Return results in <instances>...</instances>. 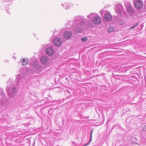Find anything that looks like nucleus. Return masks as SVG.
I'll use <instances>...</instances> for the list:
<instances>
[{"label":"nucleus","instance_id":"nucleus-22","mask_svg":"<svg viewBox=\"0 0 146 146\" xmlns=\"http://www.w3.org/2000/svg\"><path fill=\"white\" fill-rule=\"evenodd\" d=\"M129 9H130V10L132 9V7L130 4H129L128 7H127V9L128 10Z\"/></svg>","mask_w":146,"mask_h":146},{"label":"nucleus","instance_id":"nucleus-19","mask_svg":"<svg viewBox=\"0 0 146 146\" xmlns=\"http://www.w3.org/2000/svg\"><path fill=\"white\" fill-rule=\"evenodd\" d=\"M92 131L91 133V134L90 138V139L89 141L88 142V143H87L85 145H88L89 144H90L91 143V140H92Z\"/></svg>","mask_w":146,"mask_h":146},{"label":"nucleus","instance_id":"nucleus-9","mask_svg":"<svg viewBox=\"0 0 146 146\" xmlns=\"http://www.w3.org/2000/svg\"><path fill=\"white\" fill-rule=\"evenodd\" d=\"M143 5L142 2L139 0L136 1L135 2V6L137 9H141Z\"/></svg>","mask_w":146,"mask_h":146},{"label":"nucleus","instance_id":"nucleus-12","mask_svg":"<svg viewBox=\"0 0 146 146\" xmlns=\"http://www.w3.org/2000/svg\"><path fill=\"white\" fill-rule=\"evenodd\" d=\"M46 52L48 55L51 56L54 53V49L51 47L48 48L46 49Z\"/></svg>","mask_w":146,"mask_h":146},{"label":"nucleus","instance_id":"nucleus-18","mask_svg":"<svg viewBox=\"0 0 146 146\" xmlns=\"http://www.w3.org/2000/svg\"><path fill=\"white\" fill-rule=\"evenodd\" d=\"M115 31V29L111 26L109 27L108 32V33H110Z\"/></svg>","mask_w":146,"mask_h":146},{"label":"nucleus","instance_id":"nucleus-26","mask_svg":"<svg viewBox=\"0 0 146 146\" xmlns=\"http://www.w3.org/2000/svg\"><path fill=\"white\" fill-rule=\"evenodd\" d=\"M119 24H120V25H122L123 24V22H120V23H119Z\"/></svg>","mask_w":146,"mask_h":146},{"label":"nucleus","instance_id":"nucleus-15","mask_svg":"<svg viewBox=\"0 0 146 146\" xmlns=\"http://www.w3.org/2000/svg\"><path fill=\"white\" fill-rule=\"evenodd\" d=\"M61 5L64 7L66 9H69L70 7L69 6V4L66 3H62L61 4Z\"/></svg>","mask_w":146,"mask_h":146},{"label":"nucleus","instance_id":"nucleus-13","mask_svg":"<svg viewBox=\"0 0 146 146\" xmlns=\"http://www.w3.org/2000/svg\"><path fill=\"white\" fill-rule=\"evenodd\" d=\"M71 33L69 31H66L63 34V36L66 38H70L72 36Z\"/></svg>","mask_w":146,"mask_h":146},{"label":"nucleus","instance_id":"nucleus-20","mask_svg":"<svg viewBox=\"0 0 146 146\" xmlns=\"http://www.w3.org/2000/svg\"><path fill=\"white\" fill-rule=\"evenodd\" d=\"M87 39V37H83L82 38L81 40L83 41H85Z\"/></svg>","mask_w":146,"mask_h":146},{"label":"nucleus","instance_id":"nucleus-23","mask_svg":"<svg viewBox=\"0 0 146 146\" xmlns=\"http://www.w3.org/2000/svg\"><path fill=\"white\" fill-rule=\"evenodd\" d=\"M71 22V21H68V23H67L66 24V26H68L70 25V22Z\"/></svg>","mask_w":146,"mask_h":146},{"label":"nucleus","instance_id":"nucleus-17","mask_svg":"<svg viewBox=\"0 0 146 146\" xmlns=\"http://www.w3.org/2000/svg\"><path fill=\"white\" fill-rule=\"evenodd\" d=\"M96 13H92L90 14L87 16V17L88 19H92V18L94 17L95 16Z\"/></svg>","mask_w":146,"mask_h":146},{"label":"nucleus","instance_id":"nucleus-7","mask_svg":"<svg viewBox=\"0 0 146 146\" xmlns=\"http://www.w3.org/2000/svg\"><path fill=\"white\" fill-rule=\"evenodd\" d=\"M53 43L56 46H59L62 44L61 40L59 38H56L54 40Z\"/></svg>","mask_w":146,"mask_h":146},{"label":"nucleus","instance_id":"nucleus-2","mask_svg":"<svg viewBox=\"0 0 146 146\" xmlns=\"http://www.w3.org/2000/svg\"><path fill=\"white\" fill-rule=\"evenodd\" d=\"M7 85L6 90L9 96L13 98L16 94L17 90L15 85L14 84V82L10 79L7 83Z\"/></svg>","mask_w":146,"mask_h":146},{"label":"nucleus","instance_id":"nucleus-1","mask_svg":"<svg viewBox=\"0 0 146 146\" xmlns=\"http://www.w3.org/2000/svg\"><path fill=\"white\" fill-rule=\"evenodd\" d=\"M84 22L82 17L78 16L75 17L73 22L72 29L75 33H80L82 29Z\"/></svg>","mask_w":146,"mask_h":146},{"label":"nucleus","instance_id":"nucleus-21","mask_svg":"<svg viewBox=\"0 0 146 146\" xmlns=\"http://www.w3.org/2000/svg\"><path fill=\"white\" fill-rule=\"evenodd\" d=\"M142 130L144 131H146V125L143 126L142 128Z\"/></svg>","mask_w":146,"mask_h":146},{"label":"nucleus","instance_id":"nucleus-10","mask_svg":"<svg viewBox=\"0 0 146 146\" xmlns=\"http://www.w3.org/2000/svg\"><path fill=\"white\" fill-rule=\"evenodd\" d=\"M35 65V66L34 67L33 70H35V72L39 74L42 70V68L41 66L40 65Z\"/></svg>","mask_w":146,"mask_h":146},{"label":"nucleus","instance_id":"nucleus-8","mask_svg":"<svg viewBox=\"0 0 146 146\" xmlns=\"http://www.w3.org/2000/svg\"><path fill=\"white\" fill-rule=\"evenodd\" d=\"M104 19L106 21H109L111 20L112 19V16L109 12H107L106 13L104 17Z\"/></svg>","mask_w":146,"mask_h":146},{"label":"nucleus","instance_id":"nucleus-27","mask_svg":"<svg viewBox=\"0 0 146 146\" xmlns=\"http://www.w3.org/2000/svg\"><path fill=\"white\" fill-rule=\"evenodd\" d=\"M100 13H103V11L102 10H101L100 11Z\"/></svg>","mask_w":146,"mask_h":146},{"label":"nucleus","instance_id":"nucleus-14","mask_svg":"<svg viewBox=\"0 0 146 146\" xmlns=\"http://www.w3.org/2000/svg\"><path fill=\"white\" fill-rule=\"evenodd\" d=\"M21 61L22 65L23 66L26 65L29 62L27 59H23V60L21 59Z\"/></svg>","mask_w":146,"mask_h":146},{"label":"nucleus","instance_id":"nucleus-16","mask_svg":"<svg viewBox=\"0 0 146 146\" xmlns=\"http://www.w3.org/2000/svg\"><path fill=\"white\" fill-rule=\"evenodd\" d=\"M26 68L27 71H26L25 75H28L30 74H33L34 73V72L32 71V69L30 68Z\"/></svg>","mask_w":146,"mask_h":146},{"label":"nucleus","instance_id":"nucleus-5","mask_svg":"<svg viewBox=\"0 0 146 146\" xmlns=\"http://www.w3.org/2000/svg\"><path fill=\"white\" fill-rule=\"evenodd\" d=\"M115 10L116 13L120 14L121 15L124 12L122 5L119 3L117 4L116 5L115 8Z\"/></svg>","mask_w":146,"mask_h":146},{"label":"nucleus","instance_id":"nucleus-3","mask_svg":"<svg viewBox=\"0 0 146 146\" xmlns=\"http://www.w3.org/2000/svg\"><path fill=\"white\" fill-rule=\"evenodd\" d=\"M0 96L1 97L0 99L1 106L3 107V108L2 107L0 108L1 110L0 111L1 112L5 109L4 107L7 105V100L5 97L3 89L1 88H0Z\"/></svg>","mask_w":146,"mask_h":146},{"label":"nucleus","instance_id":"nucleus-11","mask_svg":"<svg viewBox=\"0 0 146 146\" xmlns=\"http://www.w3.org/2000/svg\"><path fill=\"white\" fill-rule=\"evenodd\" d=\"M48 61V58L46 56H42L40 58L41 62L44 64H46Z\"/></svg>","mask_w":146,"mask_h":146},{"label":"nucleus","instance_id":"nucleus-4","mask_svg":"<svg viewBox=\"0 0 146 146\" xmlns=\"http://www.w3.org/2000/svg\"><path fill=\"white\" fill-rule=\"evenodd\" d=\"M26 71H27V68H21L20 70V74L17 75L16 81L18 85H19L22 83L24 76L23 74H25Z\"/></svg>","mask_w":146,"mask_h":146},{"label":"nucleus","instance_id":"nucleus-25","mask_svg":"<svg viewBox=\"0 0 146 146\" xmlns=\"http://www.w3.org/2000/svg\"><path fill=\"white\" fill-rule=\"evenodd\" d=\"M138 25V24H137H137H135L134 25V26L135 27H135H137V26Z\"/></svg>","mask_w":146,"mask_h":146},{"label":"nucleus","instance_id":"nucleus-24","mask_svg":"<svg viewBox=\"0 0 146 146\" xmlns=\"http://www.w3.org/2000/svg\"><path fill=\"white\" fill-rule=\"evenodd\" d=\"M135 28V27L133 26H131L130 27L129 29H133Z\"/></svg>","mask_w":146,"mask_h":146},{"label":"nucleus","instance_id":"nucleus-6","mask_svg":"<svg viewBox=\"0 0 146 146\" xmlns=\"http://www.w3.org/2000/svg\"><path fill=\"white\" fill-rule=\"evenodd\" d=\"M92 21L95 24L98 25L101 24L102 20L99 16L96 14L95 16L93 18Z\"/></svg>","mask_w":146,"mask_h":146}]
</instances>
